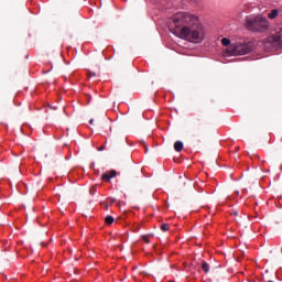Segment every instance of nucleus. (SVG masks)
<instances>
[{"instance_id": "nucleus-1", "label": "nucleus", "mask_w": 282, "mask_h": 282, "mask_svg": "<svg viewBox=\"0 0 282 282\" xmlns=\"http://www.w3.org/2000/svg\"><path fill=\"white\" fill-rule=\"evenodd\" d=\"M172 33L177 39L195 45L206 41V26L199 15L192 12H177L172 17Z\"/></svg>"}, {"instance_id": "nucleus-2", "label": "nucleus", "mask_w": 282, "mask_h": 282, "mask_svg": "<svg viewBox=\"0 0 282 282\" xmlns=\"http://www.w3.org/2000/svg\"><path fill=\"white\" fill-rule=\"evenodd\" d=\"M246 28L251 32H268L270 30V21L263 14L249 15L246 19Z\"/></svg>"}, {"instance_id": "nucleus-3", "label": "nucleus", "mask_w": 282, "mask_h": 282, "mask_svg": "<svg viewBox=\"0 0 282 282\" xmlns=\"http://www.w3.org/2000/svg\"><path fill=\"white\" fill-rule=\"evenodd\" d=\"M252 50H254V43L240 40L227 47L225 53L227 56H246V54H250Z\"/></svg>"}, {"instance_id": "nucleus-4", "label": "nucleus", "mask_w": 282, "mask_h": 282, "mask_svg": "<svg viewBox=\"0 0 282 282\" xmlns=\"http://www.w3.org/2000/svg\"><path fill=\"white\" fill-rule=\"evenodd\" d=\"M264 47L269 50H276L282 47V28L264 40Z\"/></svg>"}, {"instance_id": "nucleus-5", "label": "nucleus", "mask_w": 282, "mask_h": 282, "mask_svg": "<svg viewBox=\"0 0 282 282\" xmlns=\"http://www.w3.org/2000/svg\"><path fill=\"white\" fill-rule=\"evenodd\" d=\"M116 175H118L116 170H111L110 172L102 174L101 178L102 180H108V182H109V180H113V177H116Z\"/></svg>"}, {"instance_id": "nucleus-6", "label": "nucleus", "mask_w": 282, "mask_h": 282, "mask_svg": "<svg viewBox=\"0 0 282 282\" xmlns=\"http://www.w3.org/2000/svg\"><path fill=\"white\" fill-rule=\"evenodd\" d=\"M276 17H279V9H272L268 13V19H270L271 21H274V19H276Z\"/></svg>"}, {"instance_id": "nucleus-7", "label": "nucleus", "mask_w": 282, "mask_h": 282, "mask_svg": "<svg viewBox=\"0 0 282 282\" xmlns=\"http://www.w3.org/2000/svg\"><path fill=\"white\" fill-rule=\"evenodd\" d=\"M183 149H184V142L176 141L174 143V151H176L177 153H180V151H182Z\"/></svg>"}, {"instance_id": "nucleus-8", "label": "nucleus", "mask_w": 282, "mask_h": 282, "mask_svg": "<svg viewBox=\"0 0 282 282\" xmlns=\"http://www.w3.org/2000/svg\"><path fill=\"white\" fill-rule=\"evenodd\" d=\"M221 43H223L224 47H230V45H232V43L230 42V39H228V37H223Z\"/></svg>"}, {"instance_id": "nucleus-9", "label": "nucleus", "mask_w": 282, "mask_h": 282, "mask_svg": "<svg viewBox=\"0 0 282 282\" xmlns=\"http://www.w3.org/2000/svg\"><path fill=\"white\" fill-rule=\"evenodd\" d=\"M202 269L204 270L205 274H208V272H210V264L203 262Z\"/></svg>"}, {"instance_id": "nucleus-10", "label": "nucleus", "mask_w": 282, "mask_h": 282, "mask_svg": "<svg viewBox=\"0 0 282 282\" xmlns=\"http://www.w3.org/2000/svg\"><path fill=\"white\" fill-rule=\"evenodd\" d=\"M105 221L108 224V226H111V224L115 221L113 216H106Z\"/></svg>"}, {"instance_id": "nucleus-11", "label": "nucleus", "mask_w": 282, "mask_h": 282, "mask_svg": "<svg viewBox=\"0 0 282 282\" xmlns=\"http://www.w3.org/2000/svg\"><path fill=\"white\" fill-rule=\"evenodd\" d=\"M161 229L163 230V232L169 231V225H167V224H163V225L161 226Z\"/></svg>"}, {"instance_id": "nucleus-12", "label": "nucleus", "mask_w": 282, "mask_h": 282, "mask_svg": "<svg viewBox=\"0 0 282 282\" xmlns=\"http://www.w3.org/2000/svg\"><path fill=\"white\" fill-rule=\"evenodd\" d=\"M142 239H143V241H145V243H151L149 236H142Z\"/></svg>"}, {"instance_id": "nucleus-13", "label": "nucleus", "mask_w": 282, "mask_h": 282, "mask_svg": "<svg viewBox=\"0 0 282 282\" xmlns=\"http://www.w3.org/2000/svg\"><path fill=\"white\" fill-rule=\"evenodd\" d=\"M231 215H234L235 217H237V215H239V212H238V210H234V212L231 213Z\"/></svg>"}, {"instance_id": "nucleus-14", "label": "nucleus", "mask_w": 282, "mask_h": 282, "mask_svg": "<svg viewBox=\"0 0 282 282\" xmlns=\"http://www.w3.org/2000/svg\"><path fill=\"white\" fill-rule=\"evenodd\" d=\"M89 124H94V119H90Z\"/></svg>"}, {"instance_id": "nucleus-15", "label": "nucleus", "mask_w": 282, "mask_h": 282, "mask_svg": "<svg viewBox=\"0 0 282 282\" xmlns=\"http://www.w3.org/2000/svg\"><path fill=\"white\" fill-rule=\"evenodd\" d=\"M99 151H105V147L99 148Z\"/></svg>"}, {"instance_id": "nucleus-16", "label": "nucleus", "mask_w": 282, "mask_h": 282, "mask_svg": "<svg viewBox=\"0 0 282 282\" xmlns=\"http://www.w3.org/2000/svg\"><path fill=\"white\" fill-rule=\"evenodd\" d=\"M90 194L94 195V188H90Z\"/></svg>"}]
</instances>
